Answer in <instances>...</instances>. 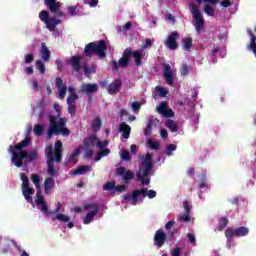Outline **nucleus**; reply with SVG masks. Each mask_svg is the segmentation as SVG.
<instances>
[{
    "instance_id": "29",
    "label": "nucleus",
    "mask_w": 256,
    "mask_h": 256,
    "mask_svg": "<svg viewBox=\"0 0 256 256\" xmlns=\"http://www.w3.org/2000/svg\"><path fill=\"white\" fill-rule=\"evenodd\" d=\"M47 173L50 177H55L57 170H55V161H47Z\"/></svg>"
},
{
    "instance_id": "46",
    "label": "nucleus",
    "mask_w": 256,
    "mask_h": 256,
    "mask_svg": "<svg viewBox=\"0 0 256 256\" xmlns=\"http://www.w3.org/2000/svg\"><path fill=\"white\" fill-rule=\"evenodd\" d=\"M36 68L40 73H45L46 68H45V63H43L41 60H36L35 62Z\"/></svg>"
},
{
    "instance_id": "17",
    "label": "nucleus",
    "mask_w": 256,
    "mask_h": 256,
    "mask_svg": "<svg viewBox=\"0 0 256 256\" xmlns=\"http://www.w3.org/2000/svg\"><path fill=\"white\" fill-rule=\"evenodd\" d=\"M56 87L59 89V99H65V95H67V85L63 84L61 77L56 78Z\"/></svg>"
},
{
    "instance_id": "19",
    "label": "nucleus",
    "mask_w": 256,
    "mask_h": 256,
    "mask_svg": "<svg viewBox=\"0 0 256 256\" xmlns=\"http://www.w3.org/2000/svg\"><path fill=\"white\" fill-rule=\"evenodd\" d=\"M98 139H99V137H97L95 135H90L84 139V146L87 149H93L95 147V145H97Z\"/></svg>"
},
{
    "instance_id": "39",
    "label": "nucleus",
    "mask_w": 256,
    "mask_h": 256,
    "mask_svg": "<svg viewBox=\"0 0 256 256\" xmlns=\"http://www.w3.org/2000/svg\"><path fill=\"white\" fill-rule=\"evenodd\" d=\"M83 71H84L85 77H91V75L95 73V67H88L87 65H84Z\"/></svg>"
},
{
    "instance_id": "18",
    "label": "nucleus",
    "mask_w": 256,
    "mask_h": 256,
    "mask_svg": "<svg viewBox=\"0 0 256 256\" xmlns=\"http://www.w3.org/2000/svg\"><path fill=\"white\" fill-rule=\"evenodd\" d=\"M41 50V59L45 62V63H49L50 59H51V51L49 50V48L47 47V44H45V42H42L40 44Z\"/></svg>"
},
{
    "instance_id": "26",
    "label": "nucleus",
    "mask_w": 256,
    "mask_h": 256,
    "mask_svg": "<svg viewBox=\"0 0 256 256\" xmlns=\"http://www.w3.org/2000/svg\"><path fill=\"white\" fill-rule=\"evenodd\" d=\"M182 44H183V47L182 49L184 51H190L191 48L193 47V38L191 37H185L182 39Z\"/></svg>"
},
{
    "instance_id": "32",
    "label": "nucleus",
    "mask_w": 256,
    "mask_h": 256,
    "mask_svg": "<svg viewBox=\"0 0 256 256\" xmlns=\"http://www.w3.org/2000/svg\"><path fill=\"white\" fill-rule=\"evenodd\" d=\"M250 35H251V40L248 48L252 51V53H254L256 57V36L253 33H250Z\"/></svg>"
},
{
    "instance_id": "16",
    "label": "nucleus",
    "mask_w": 256,
    "mask_h": 256,
    "mask_svg": "<svg viewBox=\"0 0 256 256\" xmlns=\"http://www.w3.org/2000/svg\"><path fill=\"white\" fill-rule=\"evenodd\" d=\"M129 65V61L125 60V58H120L117 62V60L113 59L111 61V67L113 69V71H119V67L121 69H125V67H127Z\"/></svg>"
},
{
    "instance_id": "25",
    "label": "nucleus",
    "mask_w": 256,
    "mask_h": 256,
    "mask_svg": "<svg viewBox=\"0 0 256 256\" xmlns=\"http://www.w3.org/2000/svg\"><path fill=\"white\" fill-rule=\"evenodd\" d=\"M132 55L135 60V64L139 67L143 61V50H135L132 52Z\"/></svg>"
},
{
    "instance_id": "47",
    "label": "nucleus",
    "mask_w": 256,
    "mask_h": 256,
    "mask_svg": "<svg viewBox=\"0 0 256 256\" xmlns=\"http://www.w3.org/2000/svg\"><path fill=\"white\" fill-rule=\"evenodd\" d=\"M204 13H206V15H208L209 17H215V10L209 5H206L204 7Z\"/></svg>"
},
{
    "instance_id": "58",
    "label": "nucleus",
    "mask_w": 256,
    "mask_h": 256,
    "mask_svg": "<svg viewBox=\"0 0 256 256\" xmlns=\"http://www.w3.org/2000/svg\"><path fill=\"white\" fill-rule=\"evenodd\" d=\"M68 14L71 15V17H75L77 15V6H68Z\"/></svg>"
},
{
    "instance_id": "5",
    "label": "nucleus",
    "mask_w": 256,
    "mask_h": 256,
    "mask_svg": "<svg viewBox=\"0 0 256 256\" xmlns=\"http://www.w3.org/2000/svg\"><path fill=\"white\" fill-rule=\"evenodd\" d=\"M59 133H61L63 137H69V135H71V131L69 130V128H57V116L50 115L47 139H51L53 135H59Z\"/></svg>"
},
{
    "instance_id": "43",
    "label": "nucleus",
    "mask_w": 256,
    "mask_h": 256,
    "mask_svg": "<svg viewBox=\"0 0 256 256\" xmlns=\"http://www.w3.org/2000/svg\"><path fill=\"white\" fill-rule=\"evenodd\" d=\"M84 209H86V210L92 209V211L99 213V204L88 203V204L84 205Z\"/></svg>"
},
{
    "instance_id": "45",
    "label": "nucleus",
    "mask_w": 256,
    "mask_h": 256,
    "mask_svg": "<svg viewBox=\"0 0 256 256\" xmlns=\"http://www.w3.org/2000/svg\"><path fill=\"white\" fill-rule=\"evenodd\" d=\"M51 17L49 16V13L45 10H42L39 13V19L40 21H42L43 23H45L46 21H48Z\"/></svg>"
},
{
    "instance_id": "56",
    "label": "nucleus",
    "mask_w": 256,
    "mask_h": 256,
    "mask_svg": "<svg viewBox=\"0 0 256 256\" xmlns=\"http://www.w3.org/2000/svg\"><path fill=\"white\" fill-rule=\"evenodd\" d=\"M121 159L123 161H131V154L127 150H122Z\"/></svg>"
},
{
    "instance_id": "36",
    "label": "nucleus",
    "mask_w": 256,
    "mask_h": 256,
    "mask_svg": "<svg viewBox=\"0 0 256 256\" xmlns=\"http://www.w3.org/2000/svg\"><path fill=\"white\" fill-rule=\"evenodd\" d=\"M166 125L172 133H177L179 131V127L173 120H167Z\"/></svg>"
},
{
    "instance_id": "20",
    "label": "nucleus",
    "mask_w": 256,
    "mask_h": 256,
    "mask_svg": "<svg viewBox=\"0 0 256 256\" xmlns=\"http://www.w3.org/2000/svg\"><path fill=\"white\" fill-rule=\"evenodd\" d=\"M44 23L46 25V29H48L50 31H55V28L57 27V25H61L62 22L60 19L50 17Z\"/></svg>"
},
{
    "instance_id": "52",
    "label": "nucleus",
    "mask_w": 256,
    "mask_h": 256,
    "mask_svg": "<svg viewBox=\"0 0 256 256\" xmlns=\"http://www.w3.org/2000/svg\"><path fill=\"white\" fill-rule=\"evenodd\" d=\"M152 129H153V120H150L144 131V135L146 137H150Z\"/></svg>"
},
{
    "instance_id": "15",
    "label": "nucleus",
    "mask_w": 256,
    "mask_h": 256,
    "mask_svg": "<svg viewBox=\"0 0 256 256\" xmlns=\"http://www.w3.org/2000/svg\"><path fill=\"white\" fill-rule=\"evenodd\" d=\"M121 87H123V82L121 81V78H117L115 81L109 84L108 93L110 95H117V93L121 91Z\"/></svg>"
},
{
    "instance_id": "63",
    "label": "nucleus",
    "mask_w": 256,
    "mask_h": 256,
    "mask_svg": "<svg viewBox=\"0 0 256 256\" xmlns=\"http://www.w3.org/2000/svg\"><path fill=\"white\" fill-rule=\"evenodd\" d=\"M189 73V65L183 64L181 68V75H188Z\"/></svg>"
},
{
    "instance_id": "13",
    "label": "nucleus",
    "mask_w": 256,
    "mask_h": 256,
    "mask_svg": "<svg viewBox=\"0 0 256 256\" xmlns=\"http://www.w3.org/2000/svg\"><path fill=\"white\" fill-rule=\"evenodd\" d=\"M165 241H167V234L163 231V229H159L154 234V243L158 249H161L163 245H165Z\"/></svg>"
},
{
    "instance_id": "49",
    "label": "nucleus",
    "mask_w": 256,
    "mask_h": 256,
    "mask_svg": "<svg viewBox=\"0 0 256 256\" xmlns=\"http://www.w3.org/2000/svg\"><path fill=\"white\" fill-rule=\"evenodd\" d=\"M132 55H133V51H131L130 48H127L124 50L122 58L127 60L129 63V60L131 59Z\"/></svg>"
},
{
    "instance_id": "28",
    "label": "nucleus",
    "mask_w": 256,
    "mask_h": 256,
    "mask_svg": "<svg viewBox=\"0 0 256 256\" xmlns=\"http://www.w3.org/2000/svg\"><path fill=\"white\" fill-rule=\"evenodd\" d=\"M88 171H91L90 165L80 166L72 172V175H85V173H88Z\"/></svg>"
},
{
    "instance_id": "22",
    "label": "nucleus",
    "mask_w": 256,
    "mask_h": 256,
    "mask_svg": "<svg viewBox=\"0 0 256 256\" xmlns=\"http://www.w3.org/2000/svg\"><path fill=\"white\" fill-rule=\"evenodd\" d=\"M55 188V179L53 177H47L44 181V193L49 195L51 193V189Z\"/></svg>"
},
{
    "instance_id": "8",
    "label": "nucleus",
    "mask_w": 256,
    "mask_h": 256,
    "mask_svg": "<svg viewBox=\"0 0 256 256\" xmlns=\"http://www.w3.org/2000/svg\"><path fill=\"white\" fill-rule=\"evenodd\" d=\"M46 7H48L50 13H53L55 17H65L63 11H61V2L57 0H44Z\"/></svg>"
},
{
    "instance_id": "27",
    "label": "nucleus",
    "mask_w": 256,
    "mask_h": 256,
    "mask_svg": "<svg viewBox=\"0 0 256 256\" xmlns=\"http://www.w3.org/2000/svg\"><path fill=\"white\" fill-rule=\"evenodd\" d=\"M249 235V228L241 226L235 229V237H247Z\"/></svg>"
},
{
    "instance_id": "1",
    "label": "nucleus",
    "mask_w": 256,
    "mask_h": 256,
    "mask_svg": "<svg viewBox=\"0 0 256 256\" xmlns=\"http://www.w3.org/2000/svg\"><path fill=\"white\" fill-rule=\"evenodd\" d=\"M8 153L12 155V163L15 167L21 168L23 167V159H27L28 161H35L38 157L37 150H32L28 152L27 150H21L20 152L13 151V145H10L8 148Z\"/></svg>"
},
{
    "instance_id": "2",
    "label": "nucleus",
    "mask_w": 256,
    "mask_h": 256,
    "mask_svg": "<svg viewBox=\"0 0 256 256\" xmlns=\"http://www.w3.org/2000/svg\"><path fill=\"white\" fill-rule=\"evenodd\" d=\"M151 159H153V154L147 153L143 160L144 167H139V170L136 172V177L142 185H149L151 183L150 178H145L149 177L151 171H153V161Z\"/></svg>"
},
{
    "instance_id": "44",
    "label": "nucleus",
    "mask_w": 256,
    "mask_h": 256,
    "mask_svg": "<svg viewBox=\"0 0 256 256\" xmlns=\"http://www.w3.org/2000/svg\"><path fill=\"white\" fill-rule=\"evenodd\" d=\"M225 237L226 239H233L235 237V228L228 227L225 230Z\"/></svg>"
},
{
    "instance_id": "64",
    "label": "nucleus",
    "mask_w": 256,
    "mask_h": 256,
    "mask_svg": "<svg viewBox=\"0 0 256 256\" xmlns=\"http://www.w3.org/2000/svg\"><path fill=\"white\" fill-rule=\"evenodd\" d=\"M172 256H181V248L176 247L171 251Z\"/></svg>"
},
{
    "instance_id": "33",
    "label": "nucleus",
    "mask_w": 256,
    "mask_h": 256,
    "mask_svg": "<svg viewBox=\"0 0 256 256\" xmlns=\"http://www.w3.org/2000/svg\"><path fill=\"white\" fill-rule=\"evenodd\" d=\"M22 193L28 203H33V197L31 195H35V190H24Z\"/></svg>"
},
{
    "instance_id": "21",
    "label": "nucleus",
    "mask_w": 256,
    "mask_h": 256,
    "mask_svg": "<svg viewBox=\"0 0 256 256\" xmlns=\"http://www.w3.org/2000/svg\"><path fill=\"white\" fill-rule=\"evenodd\" d=\"M119 132L122 133V137H124V139H129L131 135V126L125 122H122L119 126Z\"/></svg>"
},
{
    "instance_id": "10",
    "label": "nucleus",
    "mask_w": 256,
    "mask_h": 256,
    "mask_svg": "<svg viewBox=\"0 0 256 256\" xmlns=\"http://www.w3.org/2000/svg\"><path fill=\"white\" fill-rule=\"evenodd\" d=\"M163 76L168 85H173L175 83V74L171 70V65L164 63L162 64Z\"/></svg>"
},
{
    "instance_id": "42",
    "label": "nucleus",
    "mask_w": 256,
    "mask_h": 256,
    "mask_svg": "<svg viewBox=\"0 0 256 256\" xmlns=\"http://www.w3.org/2000/svg\"><path fill=\"white\" fill-rule=\"evenodd\" d=\"M39 205H41L39 209L42 213H44V215H53V212L49 210V206H47V203L43 202L42 204Z\"/></svg>"
},
{
    "instance_id": "38",
    "label": "nucleus",
    "mask_w": 256,
    "mask_h": 256,
    "mask_svg": "<svg viewBox=\"0 0 256 256\" xmlns=\"http://www.w3.org/2000/svg\"><path fill=\"white\" fill-rule=\"evenodd\" d=\"M101 125H102L101 118H95L92 121V131H99L101 129Z\"/></svg>"
},
{
    "instance_id": "53",
    "label": "nucleus",
    "mask_w": 256,
    "mask_h": 256,
    "mask_svg": "<svg viewBox=\"0 0 256 256\" xmlns=\"http://www.w3.org/2000/svg\"><path fill=\"white\" fill-rule=\"evenodd\" d=\"M57 129H63L65 128V125H67V119L66 118H59L56 122Z\"/></svg>"
},
{
    "instance_id": "24",
    "label": "nucleus",
    "mask_w": 256,
    "mask_h": 256,
    "mask_svg": "<svg viewBox=\"0 0 256 256\" xmlns=\"http://www.w3.org/2000/svg\"><path fill=\"white\" fill-rule=\"evenodd\" d=\"M82 93L89 95L90 93H95L97 91V84H83L81 86Z\"/></svg>"
},
{
    "instance_id": "3",
    "label": "nucleus",
    "mask_w": 256,
    "mask_h": 256,
    "mask_svg": "<svg viewBox=\"0 0 256 256\" xmlns=\"http://www.w3.org/2000/svg\"><path fill=\"white\" fill-rule=\"evenodd\" d=\"M107 51V42L105 40H100L98 42H90L84 48V55L86 57H93V55H98L100 59H105V52Z\"/></svg>"
},
{
    "instance_id": "59",
    "label": "nucleus",
    "mask_w": 256,
    "mask_h": 256,
    "mask_svg": "<svg viewBox=\"0 0 256 256\" xmlns=\"http://www.w3.org/2000/svg\"><path fill=\"white\" fill-rule=\"evenodd\" d=\"M76 111H77V106H75V104H68L69 115H75Z\"/></svg>"
},
{
    "instance_id": "35",
    "label": "nucleus",
    "mask_w": 256,
    "mask_h": 256,
    "mask_svg": "<svg viewBox=\"0 0 256 256\" xmlns=\"http://www.w3.org/2000/svg\"><path fill=\"white\" fill-rule=\"evenodd\" d=\"M43 131H45V127H43V125L41 124H35L34 125V135H36V137H41V135H43Z\"/></svg>"
},
{
    "instance_id": "6",
    "label": "nucleus",
    "mask_w": 256,
    "mask_h": 256,
    "mask_svg": "<svg viewBox=\"0 0 256 256\" xmlns=\"http://www.w3.org/2000/svg\"><path fill=\"white\" fill-rule=\"evenodd\" d=\"M189 9H190V12L192 13L194 21H195L194 27H195L196 31H201V29H203V27L205 25V20L203 19L201 10H199V6H197V4L191 2L189 4Z\"/></svg>"
},
{
    "instance_id": "54",
    "label": "nucleus",
    "mask_w": 256,
    "mask_h": 256,
    "mask_svg": "<svg viewBox=\"0 0 256 256\" xmlns=\"http://www.w3.org/2000/svg\"><path fill=\"white\" fill-rule=\"evenodd\" d=\"M109 145V141L104 140V141H100L99 139L96 142V147L98 149H106L105 147H107Z\"/></svg>"
},
{
    "instance_id": "4",
    "label": "nucleus",
    "mask_w": 256,
    "mask_h": 256,
    "mask_svg": "<svg viewBox=\"0 0 256 256\" xmlns=\"http://www.w3.org/2000/svg\"><path fill=\"white\" fill-rule=\"evenodd\" d=\"M45 155L47 161H56V163H61L62 155H63V142L57 141L55 142V147L53 150V146L48 145L45 148Z\"/></svg>"
},
{
    "instance_id": "57",
    "label": "nucleus",
    "mask_w": 256,
    "mask_h": 256,
    "mask_svg": "<svg viewBox=\"0 0 256 256\" xmlns=\"http://www.w3.org/2000/svg\"><path fill=\"white\" fill-rule=\"evenodd\" d=\"M148 145H149L150 149H153L154 151H157L160 147L159 142H155V141H149Z\"/></svg>"
},
{
    "instance_id": "23",
    "label": "nucleus",
    "mask_w": 256,
    "mask_h": 256,
    "mask_svg": "<svg viewBox=\"0 0 256 256\" xmlns=\"http://www.w3.org/2000/svg\"><path fill=\"white\" fill-rule=\"evenodd\" d=\"M30 145H31V137L27 136L20 143L13 146V151H23V149H25V147H29Z\"/></svg>"
},
{
    "instance_id": "37",
    "label": "nucleus",
    "mask_w": 256,
    "mask_h": 256,
    "mask_svg": "<svg viewBox=\"0 0 256 256\" xmlns=\"http://www.w3.org/2000/svg\"><path fill=\"white\" fill-rule=\"evenodd\" d=\"M36 205H41L45 203V199L43 198V195H41V188H38L36 191V199H35Z\"/></svg>"
},
{
    "instance_id": "31",
    "label": "nucleus",
    "mask_w": 256,
    "mask_h": 256,
    "mask_svg": "<svg viewBox=\"0 0 256 256\" xmlns=\"http://www.w3.org/2000/svg\"><path fill=\"white\" fill-rule=\"evenodd\" d=\"M95 215H97L96 211L88 212L83 220L84 225H89V223H91V221H93Z\"/></svg>"
},
{
    "instance_id": "48",
    "label": "nucleus",
    "mask_w": 256,
    "mask_h": 256,
    "mask_svg": "<svg viewBox=\"0 0 256 256\" xmlns=\"http://www.w3.org/2000/svg\"><path fill=\"white\" fill-rule=\"evenodd\" d=\"M156 92L158 93L159 97H167V94L169 93L165 88L157 86Z\"/></svg>"
},
{
    "instance_id": "40",
    "label": "nucleus",
    "mask_w": 256,
    "mask_h": 256,
    "mask_svg": "<svg viewBox=\"0 0 256 256\" xmlns=\"http://www.w3.org/2000/svg\"><path fill=\"white\" fill-rule=\"evenodd\" d=\"M77 99H79V95L70 94L66 99V103L67 105H75V101H77Z\"/></svg>"
},
{
    "instance_id": "11",
    "label": "nucleus",
    "mask_w": 256,
    "mask_h": 256,
    "mask_svg": "<svg viewBox=\"0 0 256 256\" xmlns=\"http://www.w3.org/2000/svg\"><path fill=\"white\" fill-rule=\"evenodd\" d=\"M81 61H83V56L75 55V56H71L70 59L67 61V63L72 67V71H74L75 73H80Z\"/></svg>"
},
{
    "instance_id": "61",
    "label": "nucleus",
    "mask_w": 256,
    "mask_h": 256,
    "mask_svg": "<svg viewBox=\"0 0 256 256\" xmlns=\"http://www.w3.org/2000/svg\"><path fill=\"white\" fill-rule=\"evenodd\" d=\"M34 190L33 188L29 187V180L22 182V191H29Z\"/></svg>"
},
{
    "instance_id": "9",
    "label": "nucleus",
    "mask_w": 256,
    "mask_h": 256,
    "mask_svg": "<svg viewBox=\"0 0 256 256\" xmlns=\"http://www.w3.org/2000/svg\"><path fill=\"white\" fill-rule=\"evenodd\" d=\"M179 39V33L177 31L171 32L166 39L165 45L170 51H176L179 49V43L177 40Z\"/></svg>"
},
{
    "instance_id": "30",
    "label": "nucleus",
    "mask_w": 256,
    "mask_h": 256,
    "mask_svg": "<svg viewBox=\"0 0 256 256\" xmlns=\"http://www.w3.org/2000/svg\"><path fill=\"white\" fill-rule=\"evenodd\" d=\"M227 225H229V219L227 217L220 218L217 231H223Z\"/></svg>"
},
{
    "instance_id": "12",
    "label": "nucleus",
    "mask_w": 256,
    "mask_h": 256,
    "mask_svg": "<svg viewBox=\"0 0 256 256\" xmlns=\"http://www.w3.org/2000/svg\"><path fill=\"white\" fill-rule=\"evenodd\" d=\"M168 107H169V103H167V101H163L157 107V111L160 115H163V117H167V118L175 117V112H173L172 109H168Z\"/></svg>"
},
{
    "instance_id": "34",
    "label": "nucleus",
    "mask_w": 256,
    "mask_h": 256,
    "mask_svg": "<svg viewBox=\"0 0 256 256\" xmlns=\"http://www.w3.org/2000/svg\"><path fill=\"white\" fill-rule=\"evenodd\" d=\"M60 221V223H69L71 221V217L65 214H58L54 217V221Z\"/></svg>"
},
{
    "instance_id": "50",
    "label": "nucleus",
    "mask_w": 256,
    "mask_h": 256,
    "mask_svg": "<svg viewBox=\"0 0 256 256\" xmlns=\"http://www.w3.org/2000/svg\"><path fill=\"white\" fill-rule=\"evenodd\" d=\"M166 149V155H168V157H171V155H173V151H177V145L169 144Z\"/></svg>"
},
{
    "instance_id": "41",
    "label": "nucleus",
    "mask_w": 256,
    "mask_h": 256,
    "mask_svg": "<svg viewBox=\"0 0 256 256\" xmlns=\"http://www.w3.org/2000/svg\"><path fill=\"white\" fill-rule=\"evenodd\" d=\"M31 179L36 189H41V178L37 174H32Z\"/></svg>"
},
{
    "instance_id": "14",
    "label": "nucleus",
    "mask_w": 256,
    "mask_h": 256,
    "mask_svg": "<svg viewBox=\"0 0 256 256\" xmlns=\"http://www.w3.org/2000/svg\"><path fill=\"white\" fill-rule=\"evenodd\" d=\"M117 175H120V177H123L124 183H129L131 179H135V173L131 170L125 169V167H119L116 169Z\"/></svg>"
},
{
    "instance_id": "62",
    "label": "nucleus",
    "mask_w": 256,
    "mask_h": 256,
    "mask_svg": "<svg viewBox=\"0 0 256 256\" xmlns=\"http://www.w3.org/2000/svg\"><path fill=\"white\" fill-rule=\"evenodd\" d=\"M32 61H34L33 54H26L25 55V63L29 65Z\"/></svg>"
},
{
    "instance_id": "7",
    "label": "nucleus",
    "mask_w": 256,
    "mask_h": 256,
    "mask_svg": "<svg viewBox=\"0 0 256 256\" xmlns=\"http://www.w3.org/2000/svg\"><path fill=\"white\" fill-rule=\"evenodd\" d=\"M139 195H141L143 199H145V197H148V199H155V197H157V192L155 190H147V188L133 190L132 205H137V203H139Z\"/></svg>"
},
{
    "instance_id": "55",
    "label": "nucleus",
    "mask_w": 256,
    "mask_h": 256,
    "mask_svg": "<svg viewBox=\"0 0 256 256\" xmlns=\"http://www.w3.org/2000/svg\"><path fill=\"white\" fill-rule=\"evenodd\" d=\"M103 190L104 191H113V190H115V182H107L103 186Z\"/></svg>"
},
{
    "instance_id": "60",
    "label": "nucleus",
    "mask_w": 256,
    "mask_h": 256,
    "mask_svg": "<svg viewBox=\"0 0 256 256\" xmlns=\"http://www.w3.org/2000/svg\"><path fill=\"white\" fill-rule=\"evenodd\" d=\"M183 207H184V213L191 214V205H189L188 201L183 202Z\"/></svg>"
},
{
    "instance_id": "51",
    "label": "nucleus",
    "mask_w": 256,
    "mask_h": 256,
    "mask_svg": "<svg viewBox=\"0 0 256 256\" xmlns=\"http://www.w3.org/2000/svg\"><path fill=\"white\" fill-rule=\"evenodd\" d=\"M179 221H182L183 223H189L191 221V214L184 213L178 217Z\"/></svg>"
}]
</instances>
